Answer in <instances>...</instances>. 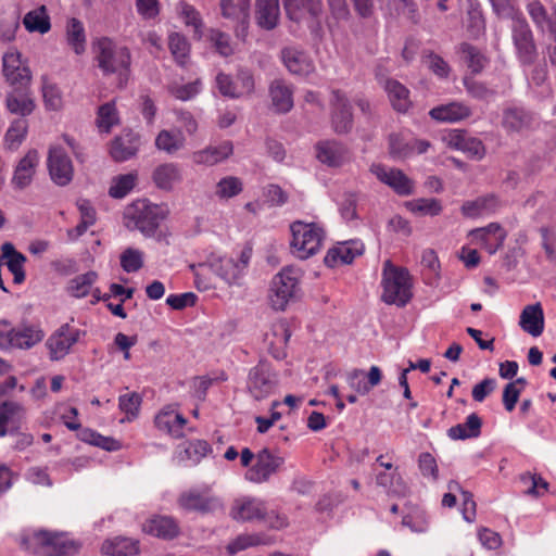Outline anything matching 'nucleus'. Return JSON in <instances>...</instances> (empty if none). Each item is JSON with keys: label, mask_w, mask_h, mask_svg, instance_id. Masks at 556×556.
<instances>
[{"label": "nucleus", "mask_w": 556, "mask_h": 556, "mask_svg": "<svg viewBox=\"0 0 556 556\" xmlns=\"http://www.w3.org/2000/svg\"><path fill=\"white\" fill-rule=\"evenodd\" d=\"M279 0H256V22L264 29L271 30L278 25Z\"/></svg>", "instance_id": "nucleus-40"}, {"label": "nucleus", "mask_w": 556, "mask_h": 556, "mask_svg": "<svg viewBox=\"0 0 556 556\" xmlns=\"http://www.w3.org/2000/svg\"><path fill=\"white\" fill-rule=\"evenodd\" d=\"M2 73L12 87H27L31 80V73L16 49H10L3 54Z\"/></svg>", "instance_id": "nucleus-15"}, {"label": "nucleus", "mask_w": 556, "mask_h": 556, "mask_svg": "<svg viewBox=\"0 0 556 556\" xmlns=\"http://www.w3.org/2000/svg\"><path fill=\"white\" fill-rule=\"evenodd\" d=\"M370 173L376 178L390 187L397 195L407 197L414 193L415 182L401 169L374 163Z\"/></svg>", "instance_id": "nucleus-14"}, {"label": "nucleus", "mask_w": 556, "mask_h": 556, "mask_svg": "<svg viewBox=\"0 0 556 556\" xmlns=\"http://www.w3.org/2000/svg\"><path fill=\"white\" fill-rule=\"evenodd\" d=\"M154 422L159 430L174 438H181L187 420L181 414L173 409H163L155 416Z\"/></svg>", "instance_id": "nucleus-35"}, {"label": "nucleus", "mask_w": 556, "mask_h": 556, "mask_svg": "<svg viewBox=\"0 0 556 556\" xmlns=\"http://www.w3.org/2000/svg\"><path fill=\"white\" fill-rule=\"evenodd\" d=\"M459 53L464 63L473 74L480 73L488 62L486 58L476 47L466 42L459 46Z\"/></svg>", "instance_id": "nucleus-47"}, {"label": "nucleus", "mask_w": 556, "mask_h": 556, "mask_svg": "<svg viewBox=\"0 0 556 556\" xmlns=\"http://www.w3.org/2000/svg\"><path fill=\"white\" fill-rule=\"evenodd\" d=\"M406 207L414 214L420 216H437L442 212V205L440 200L434 198H420L408 201Z\"/></svg>", "instance_id": "nucleus-50"}, {"label": "nucleus", "mask_w": 556, "mask_h": 556, "mask_svg": "<svg viewBox=\"0 0 556 556\" xmlns=\"http://www.w3.org/2000/svg\"><path fill=\"white\" fill-rule=\"evenodd\" d=\"M527 10L531 20L540 31L545 33L553 26L554 18L547 15L546 10L541 2H530L527 5Z\"/></svg>", "instance_id": "nucleus-53"}, {"label": "nucleus", "mask_w": 556, "mask_h": 556, "mask_svg": "<svg viewBox=\"0 0 556 556\" xmlns=\"http://www.w3.org/2000/svg\"><path fill=\"white\" fill-rule=\"evenodd\" d=\"M229 515L237 521L261 520L267 517L263 501L254 497H242L233 502Z\"/></svg>", "instance_id": "nucleus-19"}, {"label": "nucleus", "mask_w": 556, "mask_h": 556, "mask_svg": "<svg viewBox=\"0 0 556 556\" xmlns=\"http://www.w3.org/2000/svg\"><path fill=\"white\" fill-rule=\"evenodd\" d=\"M168 47L177 64L185 66L189 60L190 51L187 39L178 33H173L168 37Z\"/></svg>", "instance_id": "nucleus-52"}, {"label": "nucleus", "mask_w": 556, "mask_h": 556, "mask_svg": "<svg viewBox=\"0 0 556 556\" xmlns=\"http://www.w3.org/2000/svg\"><path fill=\"white\" fill-rule=\"evenodd\" d=\"M317 159L329 166H341L349 160L348 149L340 142L327 140L319 142L316 147Z\"/></svg>", "instance_id": "nucleus-27"}, {"label": "nucleus", "mask_w": 556, "mask_h": 556, "mask_svg": "<svg viewBox=\"0 0 556 556\" xmlns=\"http://www.w3.org/2000/svg\"><path fill=\"white\" fill-rule=\"evenodd\" d=\"M39 163V154L36 150H29L15 166L12 185L14 188L24 189L30 185Z\"/></svg>", "instance_id": "nucleus-23"}, {"label": "nucleus", "mask_w": 556, "mask_h": 556, "mask_svg": "<svg viewBox=\"0 0 556 556\" xmlns=\"http://www.w3.org/2000/svg\"><path fill=\"white\" fill-rule=\"evenodd\" d=\"M443 140L450 148L460 150L473 159L481 160L485 155L482 141L469 136L465 130H452L443 137Z\"/></svg>", "instance_id": "nucleus-18"}, {"label": "nucleus", "mask_w": 556, "mask_h": 556, "mask_svg": "<svg viewBox=\"0 0 556 556\" xmlns=\"http://www.w3.org/2000/svg\"><path fill=\"white\" fill-rule=\"evenodd\" d=\"M139 149V138L128 131L116 137L111 144L110 153L116 162H124L132 157Z\"/></svg>", "instance_id": "nucleus-34"}, {"label": "nucleus", "mask_w": 556, "mask_h": 556, "mask_svg": "<svg viewBox=\"0 0 556 556\" xmlns=\"http://www.w3.org/2000/svg\"><path fill=\"white\" fill-rule=\"evenodd\" d=\"M137 176L135 174H125L115 177L109 189V194L114 199H123L135 187Z\"/></svg>", "instance_id": "nucleus-54"}, {"label": "nucleus", "mask_w": 556, "mask_h": 556, "mask_svg": "<svg viewBox=\"0 0 556 556\" xmlns=\"http://www.w3.org/2000/svg\"><path fill=\"white\" fill-rule=\"evenodd\" d=\"M482 420L476 413L467 416L465 422L457 424L447 430L452 440H466L478 438L481 433Z\"/></svg>", "instance_id": "nucleus-41"}, {"label": "nucleus", "mask_w": 556, "mask_h": 556, "mask_svg": "<svg viewBox=\"0 0 556 556\" xmlns=\"http://www.w3.org/2000/svg\"><path fill=\"white\" fill-rule=\"evenodd\" d=\"M28 123L25 118H15L4 135V144L10 150H16L26 138Z\"/></svg>", "instance_id": "nucleus-48"}, {"label": "nucleus", "mask_w": 556, "mask_h": 556, "mask_svg": "<svg viewBox=\"0 0 556 556\" xmlns=\"http://www.w3.org/2000/svg\"><path fill=\"white\" fill-rule=\"evenodd\" d=\"M271 104L278 113H288L293 108V89L283 79H275L269 86Z\"/></svg>", "instance_id": "nucleus-29"}, {"label": "nucleus", "mask_w": 556, "mask_h": 556, "mask_svg": "<svg viewBox=\"0 0 556 556\" xmlns=\"http://www.w3.org/2000/svg\"><path fill=\"white\" fill-rule=\"evenodd\" d=\"M5 108L11 114L25 118L34 112L36 104L26 87H13L5 96Z\"/></svg>", "instance_id": "nucleus-22"}, {"label": "nucleus", "mask_w": 556, "mask_h": 556, "mask_svg": "<svg viewBox=\"0 0 556 556\" xmlns=\"http://www.w3.org/2000/svg\"><path fill=\"white\" fill-rule=\"evenodd\" d=\"M242 191V182L239 178L228 176L222 178L216 185V194L220 199L236 197Z\"/></svg>", "instance_id": "nucleus-59"}, {"label": "nucleus", "mask_w": 556, "mask_h": 556, "mask_svg": "<svg viewBox=\"0 0 556 556\" xmlns=\"http://www.w3.org/2000/svg\"><path fill=\"white\" fill-rule=\"evenodd\" d=\"M47 167L49 176L55 185L65 187L73 180V162L61 146L55 144L49 148Z\"/></svg>", "instance_id": "nucleus-12"}, {"label": "nucleus", "mask_w": 556, "mask_h": 556, "mask_svg": "<svg viewBox=\"0 0 556 556\" xmlns=\"http://www.w3.org/2000/svg\"><path fill=\"white\" fill-rule=\"evenodd\" d=\"M464 86L468 94L477 100L490 101L496 94L495 90L473 78H464Z\"/></svg>", "instance_id": "nucleus-57"}, {"label": "nucleus", "mask_w": 556, "mask_h": 556, "mask_svg": "<svg viewBox=\"0 0 556 556\" xmlns=\"http://www.w3.org/2000/svg\"><path fill=\"white\" fill-rule=\"evenodd\" d=\"M78 438L91 445L101 447L105 451H116L119 448V442L111 437H103L92 429L84 428L78 433Z\"/></svg>", "instance_id": "nucleus-51"}, {"label": "nucleus", "mask_w": 556, "mask_h": 556, "mask_svg": "<svg viewBox=\"0 0 556 556\" xmlns=\"http://www.w3.org/2000/svg\"><path fill=\"white\" fill-rule=\"evenodd\" d=\"M43 331L33 325L12 327L7 320H0V350H28L43 339Z\"/></svg>", "instance_id": "nucleus-8"}, {"label": "nucleus", "mask_w": 556, "mask_h": 556, "mask_svg": "<svg viewBox=\"0 0 556 556\" xmlns=\"http://www.w3.org/2000/svg\"><path fill=\"white\" fill-rule=\"evenodd\" d=\"M210 41L219 55L226 58L233 53V47L228 34L218 29H211Z\"/></svg>", "instance_id": "nucleus-61"}, {"label": "nucleus", "mask_w": 556, "mask_h": 556, "mask_svg": "<svg viewBox=\"0 0 556 556\" xmlns=\"http://www.w3.org/2000/svg\"><path fill=\"white\" fill-rule=\"evenodd\" d=\"M121 267L126 273H136L143 266V253L135 248H127L119 257Z\"/></svg>", "instance_id": "nucleus-56"}, {"label": "nucleus", "mask_w": 556, "mask_h": 556, "mask_svg": "<svg viewBox=\"0 0 556 556\" xmlns=\"http://www.w3.org/2000/svg\"><path fill=\"white\" fill-rule=\"evenodd\" d=\"M155 148L168 155H175L186 147V138L179 130H161L155 137Z\"/></svg>", "instance_id": "nucleus-42"}, {"label": "nucleus", "mask_w": 556, "mask_h": 556, "mask_svg": "<svg viewBox=\"0 0 556 556\" xmlns=\"http://www.w3.org/2000/svg\"><path fill=\"white\" fill-rule=\"evenodd\" d=\"M93 51L98 66L104 74H128L131 55L127 47L117 45L109 37H101L93 42Z\"/></svg>", "instance_id": "nucleus-3"}, {"label": "nucleus", "mask_w": 556, "mask_h": 556, "mask_svg": "<svg viewBox=\"0 0 556 556\" xmlns=\"http://www.w3.org/2000/svg\"><path fill=\"white\" fill-rule=\"evenodd\" d=\"M26 414L25 407L17 402L5 401L0 405V438L8 433V426L20 428Z\"/></svg>", "instance_id": "nucleus-36"}, {"label": "nucleus", "mask_w": 556, "mask_h": 556, "mask_svg": "<svg viewBox=\"0 0 556 556\" xmlns=\"http://www.w3.org/2000/svg\"><path fill=\"white\" fill-rule=\"evenodd\" d=\"M290 248L295 257L307 260L321 250L326 233L320 225L295 220L290 225Z\"/></svg>", "instance_id": "nucleus-4"}, {"label": "nucleus", "mask_w": 556, "mask_h": 556, "mask_svg": "<svg viewBox=\"0 0 556 556\" xmlns=\"http://www.w3.org/2000/svg\"><path fill=\"white\" fill-rule=\"evenodd\" d=\"M117 122V112L113 102L104 103L99 108L97 124L100 130L109 132Z\"/></svg>", "instance_id": "nucleus-58"}, {"label": "nucleus", "mask_w": 556, "mask_h": 556, "mask_svg": "<svg viewBox=\"0 0 556 556\" xmlns=\"http://www.w3.org/2000/svg\"><path fill=\"white\" fill-rule=\"evenodd\" d=\"M140 552V542L137 539L116 535L103 541L101 553L106 556H135Z\"/></svg>", "instance_id": "nucleus-26"}, {"label": "nucleus", "mask_w": 556, "mask_h": 556, "mask_svg": "<svg viewBox=\"0 0 556 556\" xmlns=\"http://www.w3.org/2000/svg\"><path fill=\"white\" fill-rule=\"evenodd\" d=\"M381 285L383 288L381 300L386 304L404 307L413 298L408 270L394 266L389 260L383 264Z\"/></svg>", "instance_id": "nucleus-2"}, {"label": "nucleus", "mask_w": 556, "mask_h": 556, "mask_svg": "<svg viewBox=\"0 0 556 556\" xmlns=\"http://www.w3.org/2000/svg\"><path fill=\"white\" fill-rule=\"evenodd\" d=\"M250 3L251 0H219L222 15L233 21L250 17Z\"/></svg>", "instance_id": "nucleus-49"}, {"label": "nucleus", "mask_w": 556, "mask_h": 556, "mask_svg": "<svg viewBox=\"0 0 556 556\" xmlns=\"http://www.w3.org/2000/svg\"><path fill=\"white\" fill-rule=\"evenodd\" d=\"M251 258V250L241 251L238 258L222 256L212 260L208 265L212 273L216 274L228 285H240Z\"/></svg>", "instance_id": "nucleus-11"}, {"label": "nucleus", "mask_w": 556, "mask_h": 556, "mask_svg": "<svg viewBox=\"0 0 556 556\" xmlns=\"http://www.w3.org/2000/svg\"><path fill=\"white\" fill-rule=\"evenodd\" d=\"M331 125L337 134H348L353 127L352 105L346 94L341 90H332Z\"/></svg>", "instance_id": "nucleus-16"}, {"label": "nucleus", "mask_w": 556, "mask_h": 556, "mask_svg": "<svg viewBox=\"0 0 556 556\" xmlns=\"http://www.w3.org/2000/svg\"><path fill=\"white\" fill-rule=\"evenodd\" d=\"M42 97L47 109L56 111L62 106L60 89L45 77L42 78Z\"/></svg>", "instance_id": "nucleus-63"}, {"label": "nucleus", "mask_w": 556, "mask_h": 556, "mask_svg": "<svg viewBox=\"0 0 556 556\" xmlns=\"http://www.w3.org/2000/svg\"><path fill=\"white\" fill-rule=\"evenodd\" d=\"M278 387V375L266 361H260L249 370L247 389L255 401L269 397Z\"/></svg>", "instance_id": "nucleus-10"}, {"label": "nucleus", "mask_w": 556, "mask_h": 556, "mask_svg": "<svg viewBox=\"0 0 556 556\" xmlns=\"http://www.w3.org/2000/svg\"><path fill=\"white\" fill-rule=\"evenodd\" d=\"M152 179L159 189L169 191L182 180V175L178 164L164 163L153 170Z\"/></svg>", "instance_id": "nucleus-38"}, {"label": "nucleus", "mask_w": 556, "mask_h": 556, "mask_svg": "<svg viewBox=\"0 0 556 556\" xmlns=\"http://www.w3.org/2000/svg\"><path fill=\"white\" fill-rule=\"evenodd\" d=\"M202 90V81L201 79H195L194 81L188 83L186 85H172L169 87V92L176 99L181 101H188L194 98Z\"/></svg>", "instance_id": "nucleus-62"}, {"label": "nucleus", "mask_w": 556, "mask_h": 556, "mask_svg": "<svg viewBox=\"0 0 556 556\" xmlns=\"http://www.w3.org/2000/svg\"><path fill=\"white\" fill-rule=\"evenodd\" d=\"M66 41L77 55L86 51V33L84 24L75 17L66 24Z\"/></svg>", "instance_id": "nucleus-45"}, {"label": "nucleus", "mask_w": 556, "mask_h": 556, "mask_svg": "<svg viewBox=\"0 0 556 556\" xmlns=\"http://www.w3.org/2000/svg\"><path fill=\"white\" fill-rule=\"evenodd\" d=\"M21 546L38 556H73L80 548V544L68 533L48 530L23 535Z\"/></svg>", "instance_id": "nucleus-1"}, {"label": "nucleus", "mask_w": 556, "mask_h": 556, "mask_svg": "<svg viewBox=\"0 0 556 556\" xmlns=\"http://www.w3.org/2000/svg\"><path fill=\"white\" fill-rule=\"evenodd\" d=\"M179 12L184 22L187 26H192L194 34L199 37L202 33L203 22L199 11L191 4L187 2L179 3Z\"/></svg>", "instance_id": "nucleus-60"}, {"label": "nucleus", "mask_w": 556, "mask_h": 556, "mask_svg": "<svg viewBox=\"0 0 556 556\" xmlns=\"http://www.w3.org/2000/svg\"><path fill=\"white\" fill-rule=\"evenodd\" d=\"M364 252V244L361 241L351 240L346 242H339L333 248L329 249L324 262L328 267H337L339 265L351 264L354 258L362 255Z\"/></svg>", "instance_id": "nucleus-20"}, {"label": "nucleus", "mask_w": 556, "mask_h": 556, "mask_svg": "<svg viewBox=\"0 0 556 556\" xmlns=\"http://www.w3.org/2000/svg\"><path fill=\"white\" fill-rule=\"evenodd\" d=\"M85 334V331L75 328L70 324L62 325L46 342L50 358L52 361H60L64 358L70 353L72 346Z\"/></svg>", "instance_id": "nucleus-13"}, {"label": "nucleus", "mask_w": 556, "mask_h": 556, "mask_svg": "<svg viewBox=\"0 0 556 556\" xmlns=\"http://www.w3.org/2000/svg\"><path fill=\"white\" fill-rule=\"evenodd\" d=\"M510 17L511 38L517 58L523 66L532 65L538 56L533 33L521 13H514Z\"/></svg>", "instance_id": "nucleus-9"}, {"label": "nucleus", "mask_w": 556, "mask_h": 556, "mask_svg": "<svg viewBox=\"0 0 556 556\" xmlns=\"http://www.w3.org/2000/svg\"><path fill=\"white\" fill-rule=\"evenodd\" d=\"M233 151L230 141H224L218 146H208L192 153V162L197 165L213 166L228 159Z\"/></svg>", "instance_id": "nucleus-25"}, {"label": "nucleus", "mask_w": 556, "mask_h": 556, "mask_svg": "<svg viewBox=\"0 0 556 556\" xmlns=\"http://www.w3.org/2000/svg\"><path fill=\"white\" fill-rule=\"evenodd\" d=\"M141 402L142 399L138 393H126L118 397V407L128 416L127 419L130 420L137 417Z\"/></svg>", "instance_id": "nucleus-64"}, {"label": "nucleus", "mask_w": 556, "mask_h": 556, "mask_svg": "<svg viewBox=\"0 0 556 556\" xmlns=\"http://www.w3.org/2000/svg\"><path fill=\"white\" fill-rule=\"evenodd\" d=\"M378 485L384 488L388 492L404 494L406 486L397 472V468L392 473L379 472L376 476Z\"/></svg>", "instance_id": "nucleus-55"}, {"label": "nucleus", "mask_w": 556, "mask_h": 556, "mask_svg": "<svg viewBox=\"0 0 556 556\" xmlns=\"http://www.w3.org/2000/svg\"><path fill=\"white\" fill-rule=\"evenodd\" d=\"M165 217V208L147 200L134 202L125 213L126 226L139 230L147 238L155 235Z\"/></svg>", "instance_id": "nucleus-6"}, {"label": "nucleus", "mask_w": 556, "mask_h": 556, "mask_svg": "<svg viewBox=\"0 0 556 556\" xmlns=\"http://www.w3.org/2000/svg\"><path fill=\"white\" fill-rule=\"evenodd\" d=\"M142 530L159 539L173 540L179 534L180 528L170 516H154L143 523Z\"/></svg>", "instance_id": "nucleus-24"}, {"label": "nucleus", "mask_w": 556, "mask_h": 556, "mask_svg": "<svg viewBox=\"0 0 556 556\" xmlns=\"http://www.w3.org/2000/svg\"><path fill=\"white\" fill-rule=\"evenodd\" d=\"M533 122L530 112L520 106H507L503 110L502 126L507 132H521Z\"/></svg>", "instance_id": "nucleus-28"}, {"label": "nucleus", "mask_w": 556, "mask_h": 556, "mask_svg": "<svg viewBox=\"0 0 556 556\" xmlns=\"http://www.w3.org/2000/svg\"><path fill=\"white\" fill-rule=\"evenodd\" d=\"M23 24L29 33L47 34L51 28L47 8L41 5L27 12L23 18Z\"/></svg>", "instance_id": "nucleus-43"}, {"label": "nucleus", "mask_w": 556, "mask_h": 556, "mask_svg": "<svg viewBox=\"0 0 556 556\" xmlns=\"http://www.w3.org/2000/svg\"><path fill=\"white\" fill-rule=\"evenodd\" d=\"M300 291V271L286 267L274 276L269 290V302L274 309L283 311Z\"/></svg>", "instance_id": "nucleus-7"}, {"label": "nucleus", "mask_w": 556, "mask_h": 556, "mask_svg": "<svg viewBox=\"0 0 556 556\" xmlns=\"http://www.w3.org/2000/svg\"><path fill=\"white\" fill-rule=\"evenodd\" d=\"M286 13L296 23L313 22L321 13V0H283Z\"/></svg>", "instance_id": "nucleus-21"}, {"label": "nucleus", "mask_w": 556, "mask_h": 556, "mask_svg": "<svg viewBox=\"0 0 556 556\" xmlns=\"http://www.w3.org/2000/svg\"><path fill=\"white\" fill-rule=\"evenodd\" d=\"M501 202L495 194H486L473 201H467L462 205V213L466 217L476 218L495 213Z\"/></svg>", "instance_id": "nucleus-33"}, {"label": "nucleus", "mask_w": 556, "mask_h": 556, "mask_svg": "<svg viewBox=\"0 0 556 556\" xmlns=\"http://www.w3.org/2000/svg\"><path fill=\"white\" fill-rule=\"evenodd\" d=\"M283 64L291 74L306 76L314 71L309 56L295 48H285L281 51Z\"/></svg>", "instance_id": "nucleus-31"}, {"label": "nucleus", "mask_w": 556, "mask_h": 556, "mask_svg": "<svg viewBox=\"0 0 556 556\" xmlns=\"http://www.w3.org/2000/svg\"><path fill=\"white\" fill-rule=\"evenodd\" d=\"M177 506L185 513H195L202 516L224 510L223 500L208 484L193 485L179 493Z\"/></svg>", "instance_id": "nucleus-5"}, {"label": "nucleus", "mask_w": 556, "mask_h": 556, "mask_svg": "<svg viewBox=\"0 0 556 556\" xmlns=\"http://www.w3.org/2000/svg\"><path fill=\"white\" fill-rule=\"evenodd\" d=\"M389 153L394 160H405L414 155V146L412 139L401 134H391L389 136Z\"/></svg>", "instance_id": "nucleus-46"}, {"label": "nucleus", "mask_w": 556, "mask_h": 556, "mask_svg": "<svg viewBox=\"0 0 556 556\" xmlns=\"http://www.w3.org/2000/svg\"><path fill=\"white\" fill-rule=\"evenodd\" d=\"M283 464V458L263 448L256 455L255 464L248 470L245 477L255 483L266 482Z\"/></svg>", "instance_id": "nucleus-17"}, {"label": "nucleus", "mask_w": 556, "mask_h": 556, "mask_svg": "<svg viewBox=\"0 0 556 556\" xmlns=\"http://www.w3.org/2000/svg\"><path fill=\"white\" fill-rule=\"evenodd\" d=\"M97 280L98 274L93 270L78 275L68 281L66 287L67 293L76 299L85 298L90 293Z\"/></svg>", "instance_id": "nucleus-44"}, {"label": "nucleus", "mask_w": 556, "mask_h": 556, "mask_svg": "<svg viewBox=\"0 0 556 556\" xmlns=\"http://www.w3.org/2000/svg\"><path fill=\"white\" fill-rule=\"evenodd\" d=\"M519 326L532 337H539L543 333L544 312L541 303L525 306L520 314Z\"/></svg>", "instance_id": "nucleus-30"}, {"label": "nucleus", "mask_w": 556, "mask_h": 556, "mask_svg": "<svg viewBox=\"0 0 556 556\" xmlns=\"http://www.w3.org/2000/svg\"><path fill=\"white\" fill-rule=\"evenodd\" d=\"M433 119L447 123H456L471 115V110L463 102H451L430 110Z\"/></svg>", "instance_id": "nucleus-37"}, {"label": "nucleus", "mask_w": 556, "mask_h": 556, "mask_svg": "<svg viewBox=\"0 0 556 556\" xmlns=\"http://www.w3.org/2000/svg\"><path fill=\"white\" fill-rule=\"evenodd\" d=\"M2 258L5 260L8 269L13 275V281L16 285H21L25 280L24 265L26 263V256L18 252L14 244L11 242H4L0 247Z\"/></svg>", "instance_id": "nucleus-32"}, {"label": "nucleus", "mask_w": 556, "mask_h": 556, "mask_svg": "<svg viewBox=\"0 0 556 556\" xmlns=\"http://www.w3.org/2000/svg\"><path fill=\"white\" fill-rule=\"evenodd\" d=\"M384 90L388 93V98L392 108L400 112L405 113L412 106L410 92L400 81L388 78L384 81Z\"/></svg>", "instance_id": "nucleus-39"}]
</instances>
